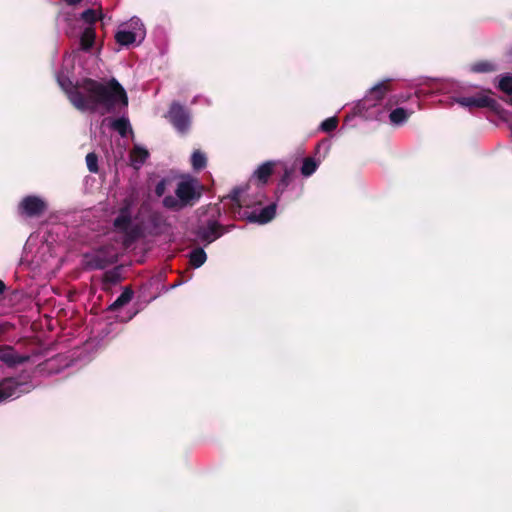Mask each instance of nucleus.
<instances>
[{
  "label": "nucleus",
  "instance_id": "obj_11",
  "mask_svg": "<svg viewBox=\"0 0 512 512\" xmlns=\"http://www.w3.org/2000/svg\"><path fill=\"white\" fill-rule=\"evenodd\" d=\"M275 166L274 161H266L262 163L253 173L252 177L249 179V189L253 188L255 185H259L265 188V185L268 182L269 177L273 173V169Z\"/></svg>",
  "mask_w": 512,
  "mask_h": 512
},
{
  "label": "nucleus",
  "instance_id": "obj_33",
  "mask_svg": "<svg viewBox=\"0 0 512 512\" xmlns=\"http://www.w3.org/2000/svg\"><path fill=\"white\" fill-rule=\"evenodd\" d=\"M3 331V327L2 325L0 324V333Z\"/></svg>",
  "mask_w": 512,
  "mask_h": 512
},
{
  "label": "nucleus",
  "instance_id": "obj_24",
  "mask_svg": "<svg viewBox=\"0 0 512 512\" xmlns=\"http://www.w3.org/2000/svg\"><path fill=\"white\" fill-rule=\"evenodd\" d=\"M207 160L204 153L194 151L191 156V164L194 170H201L206 166Z\"/></svg>",
  "mask_w": 512,
  "mask_h": 512
},
{
  "label": "nucleus",
  "instance_id": "obj_29",
  "mask_svg": "<svg viewBox=\"0 0 512 512\" xmlns=\"http://www.w3.org/2000/svg\"><path fill=\"white\" fill-rule=\"evenodd\" d=\"M165 186H166V181L164 179L160 180L156 187H155V193L157 196L161 197L164 192H165Z\"/></svg>",
  "mask_w": 512,
  "mask_h": 512
},
{
  "label": "nucleus",
  "instance_id": "obj_31",
  "mask_svg": "<svg viewBox=\"0 0 512 512\" xmlns=\"http://www.w3.org/2000/svg\"><path fill=\"white\" fill-rule=\"evenodd\" d=\"M4 289H5V285H4V283L0 280V294L4 292Z\"/></svg>",
  "mask_w": 512,
  "mask_h": 512
},
{
  "label": "nucleus",
  "instance_id": "obj_19",
  "mask_svg": "<svg viewBox=\"0 0 512 512\" xmlns=\"http://www.w3.org/2000/svg\"><path fill=\"white\" fill-rule=\"evenodd\" d=\"M321 160H316L313 157H306L303 159L302 166L300 168L301 175L305 178L312 176L318 169Z\"/></svg>",
  "mask_w": 512,
  "mask_h": 512
},
{
  "label": "nucleus",
  "instance_id": "obj_4",
  "mask_svg": "<svg viewBox=\"0 0 512 512\" xmlns=\"http://www.w3.org/2000/svg\"><path fill=\"white\" fill-rule=\"evenodd\" d=\"M145 35L146 31L142 21L137 17H133L119 26L115 39L118 44L129 46L134 43H141Z\"/></svg>",
  "mask_w": 512,
  "mask_h": 512
},
{
  "label": "nucleus",
  "instance_id": "obj_9",
  "mask_svg": "<svg viewBox=\"0 0 512 512\" xmlns=\"http://www.w3.org/2000/svg\"><path fill=\"white\" fill-rule=\"evenodd\" d=\"M114 227L119 231L134 238L136 234L132 227V213L129 204L124 205L114 220Z\"/></svg>",
  "mask_w": 512,
  "mask_h": 512
},
{
  "label": "nucleus",
  "instance_id": "obj_22",
  "mask_svg": "<svg viewBox=\"0 0 512 512\" xmlns=\"http://www.w3.org/2000/svg\"><path fill=\"white\" fill-rule=\"evenodd\" d=\"M206 260L207 255L203 248H195L189 253V262L194 268L201 267Z\"/></svg>",
  "mask_w": 512,
  "mask_h": 512
},
{
  "label": "nucleus",
  "instance_id": "obj_7",
  "mask_svg": "<svg viewBox=\"0 0 512 512\" xmlns=\"http://www.w3.org/2000/svg\"><path fill=\"white\" fill-rule=\"evenodd\" d=\"M167 117L177 132L184 134L190 129V112L179 103H172Z\"/></svg>",
  "mask_w": 512,
  "mask_h": 512
},
{
  "label": "nucleus",
  "instance_id": "obj_16",
  "mask_svg": "<svg viewBox=\"0 0 512 512\" xmlns=\"http://www.w3.org/2000/svg\"><path fill=\"white\" fill-rule=\"evenodd\" d=\"M103 122L106 123L112 130L118 132L121 137H126L127 133H132L130 121L125 115L116 119L106 118Z\"/></svg>",
  "mask_w": 512,
  "mask_h": 512
},
{
  "label": "nucleus",
  "instance_id": "obj_27",
  "mask_svg": "<svg viewBox=\"0 0 512 512\" xmlns=\"http://www.w3.org/2000/svg\"><path fill=\"white\" fill-rule=\"evenodd\" d=\"M87 168L90 172H98V157L95 153H88L86 156Z\"/></svg>",
  "mask_w": 512,
  "mask_h": 512
},
{
  "label": "nucleus",
  "instance_id": "obj_23",
  "mask_svg": "<svg viewBox=\"0 0 512 512\" xmlns=\"http://www.w3.org/2000/svg\"><path fill=\"white\" fill-rule=\"evenodd\" d=\"M95 40V32L91 27L85 28L80 37V46L84 51L90 50Z\"/></svg>",
  "mask_w": 512,
  "mask_h": 512
},
{
  "label": "nucleus",
  "instance_id": "obj_14",
  "mask_svg": "<svg viewBox=\"0 0 512 512\" xmlns=\"http://www.w3.org/2000/svg\"><path fill=\"white\" fill-rule=\"evenodd\" d=\"M219 228L220 226L216 221H209L206 226L198 229L197 236L203 242L212 243L222 235Z\"/></svg>",
  "mask_w": 512,
  "mask_h": 512
},
{
  "label": "nucleus",
  "instance_id": "obj_17",
  "mask_svg": "<svg viewBox=\"0 0 512 512\" xmlns=\"http://www.w3.org/2000/svg\"><path fill=\"white\" fill-rule=\"evenodd\" d=\"M412 110H407L402 107H398L392 110L389 114V120L392 125L400 126L403 125L408 118L412 115Z\"/></svg>",
  "mask_w": 512,
  "mask_h": 512
},
{
  "label": "nucleus",
  "instance_id": "obj_15",
  "mask_svg": "<svg viewBox=\"0 0 512 512\" xmlns=\"http://www.w3.org/2000/svg\"><path fill=\"white\" fill-rule=\"evenodd\" d=\"M149 156V151L144 146L135 144L129 154L130 165L135 170H139Z\"/></svg>",
  "mask_w": 512,
  "mask_h": 512
},
{
  "label": "nucleus",
  "instance_id": "obj_6",
  "mask_svg": "<svg viewBox=\"0 0 512 512\" xmlns=\"http://www.w3.org/2000/svg\"><path fill=\"white\" fill-rule=\"evenodd\" d=\"M47 207V202L42 197L28 195L19 202L18 213L26 218L39 217L47 210Z\"/></svg>",
  "mask_w": 512,
  "mask_h": 512
},
{
  "label": "nucleus",
  "instance_id": "obj_10",
  "mask_svg": "<svg viewBox=\"0 0 512 512\" xmlns=\"http://www.w3.org/2000/svg\"><path fill=\"white\" fill-rule=\"evenodd\" d=\"M388 80L381 81L371 87L365 97L361 100V105L365 109L375 107L383 98L385 93L388 91Z\"/></svg>",
  "mask_w": 512,
  "mask_h": 512
},
{
  "label": "nucleus",
  "instance_id": "obj_13",
  "mask_svg": "<svg viewBox=\"0 0 512 512\" xmlns=\"http://www.w3.org/2000/svg\"><path fill=\"white\" fill-rule=\"evenodd\" d=\"M29 356L19 354L12 346L0 345V361L15 367L29 360Z\"/></svg>",
  "mask_w": 512,
  "mask_h": 512
},
{
  "label": "nucleus",
  "instance_id": "obj_26",
  "mask_svg": "<svg viewBox=\"0 0 512 512\" xmlns=\"http://www.w3.org/2000/svg\"><path fill=\"white\" fill-rule=\"evenodd\" d=\"M338 120L336 117H329L325 119L321 125L320 129L324 132H331L334 131L337 128Z\"/></svg>",
  "mask_w": 512,
  "mask_h": 512
},
{
  "label": "nucleus",
  "instance_id": "obj_32",
  "mask_svg": "<svg viewBox=\"0 0 512 512\" xmlns=\"http://www.w3.org/2000/svg\"><path fill=\"white\" fill-rule=\"evenodd\" d=\"M117 318H119L120 321H128V320L132 319V315L129 316L128 318H122V317H119V316H117Z\"/></svg>",
  "mask_w": 512,
  "mask_h": 512
},
{
  "label": "nucleus",
  "instance_id": "obj_18",
  "mask_svg": "<svg viewBox=\"0 0 512 512\" xmlns=\"http://www.w3.org/2000/svg\"><path fill=\"white\" fill-rule=\"evenodd\" d=\"M498 69V65L490 60H481L469 66V70L473 73H493Z\"/></svg>",
  "mask_w": 512,
  "mask_h": 512
},
{
  "label": "nucleus",
  "instance_id": "obj_21",
  "mask_svg": "<svg viewBox=\"0 0 512 512\" xmlns=\"http://www.w3.org/2000/svg\"><path fill=\"white\" fill-rule=\"evenodd\" d=\"M133 297V291L126 287L122 293L117 297V299L109 306V310L111 312L117 311L124 305L128 304Z\"/></svg>",
  "mask_w": 512,
  "mask_h": 512
},
{
  "label": "nucleus",
  "instance_id": "obj_5",
  "mask_svg": "<svg viewBox=\"0 0 512 512\" xmlns=\"http://www.w3.org/2000/svg\"><path fill=\"white\" fill-rule=\"evenodd\" d=\"M114 261V254L107 248L96 249L83 256V265L89 270L104 269Z\"/></svg>",
  "mask_w": 512,
  "mask_h": 512
},
{
  "label": "nucleus",
  "instance_id": "obj_25",
  "mask_svg": "<svg viewBox=\"0 0 512 512\" xmlns=\"http://www.w3.org/2000/svg\"><path fill=\"white\" fill-rule=\"evenodd\" d=\"M498 88L507 94H512V76H502L499 79Z\"/></svg>",
  "mask_w": 512,
  "mask_h": 512
},
{
  "label": "nucleus",
  "instance_id": "obj_12",
  "mask_svg": "<svg viewBox=\"0 0 512 512\" xmlns=\"http://www.w3.org/2000/svg\"><path fill=\"white\" fill-rule=\"evenodd\" d=\"M453 101L466 108L492 107L495 104V100L487 95L456 97Z\"/></svg>",
  "mask_w": 512,
  "mask_h": 512
},
{
  "label": "nucleus",
  "instance_id": "obj_28",
  "mask_svg": "<svg viewBox=\"0 0 512 512\" xmlns=\"http://www.w3.org/2000/svg\"><path fill=\"white\" fill-rule=\"evenodd\" d=\"M81 18L88 24L96 22V12L93 9H87L81 13Z\"/></svg>",
  "mask_w": 512,
  "mask_h": 512
},
{
  "label": "nucleus",
  "instance_id": "obj_8",
  "mask_svg": "<svg viewBox=\"0 0 512 512\" xmlns=\"http://www.w3.org/2000/svg\"><path fill=\"white\" fill-rule=\"evenodd\" d=\"M26 392H28V385L25 383H19L14 378L0 380V403L7 399L18 398Z\"/></svg>",
  "mask_w": 512,
  "mask_h": 512
},
{
  "label": "nucleus",
  "instance_id": "obj_3",
  "mask_svg": "<svg viewBox=\"0 0 512 512\" xmlns=\"http://www.w3.org/2000/svg\"><path fill=\"white\" fill-rule=\"evenodd\" d=\"M201 196V186L196 179L187 177L178 182L175 196L167 195L163 198V206L179 211L192 206Z\"/></svg>",
  "mask_w": 512,
  "mask_h": 512
},
{
  "label": "nucleus",
  "instance_id": "obj_1",
  "mask_svg": "<svg viewBox=\"0 0 512 512\" xmlns=\"http://www.w3.org/2000/svg\"><path fill=\"white\" fill-rule=\"evenodd\" d=\"M56 79L72 105L82 112L115 113L128 106L126 91L115 78L107 81L83 79L73 84L62 70Z\"/></svg>",
  "mask_w": 512,
  "mask_h": 512
},
{
  "label": "nucleus",
  "instance_id": "obj_30",
  "mask_svg": "<svg viewBox=\"0 0 512 512\" xmlns=\"http://www.w3.org/2000/svg\"><path fill=\"white\" fill-rule=\"evenodd\" d=\"M82 0H65V2L69 5H77L81 2Z\"/></svg>",
  "mask_w": 512,
  "mask_h": 512
},
{
  "label": "nucleus",
  "instance_id": "obj_2",
  "mask_svg": "<svg viewBox=\"0 0 512 512\" xmlns=\"http://www.w3.org/2000/svg\"><path fill=\"white\" fill-rule=\"evenodd\" d=\"M239 208H244L242 216L250 223L266 224L276 215V203L261 207L267 196L264 187L259 185L249 189V183L245 187H236L228 196Z\"/></svg>",
  "mask_w": 512,
  "mask_h": 512
},
{
  "label": "nucleus",
  "instance_id": "obj_20",
  "mask_svg": "<svg viewBox=\"0 0 512 512\" xmlns=\"http://www.w3.org/2000/svg\"><path fill=\"white\" fill-rule=\"evenodd\" d=\"M291 180H292V171L290 169H286L284 171L283 176L279 180L276 190H275V195H276L277 201L281 200L283 194L285 193L286 189L290 185Z\"/></svg>",
  "mask_w": 512,
  "mask_h": 512
}]
</instances>
